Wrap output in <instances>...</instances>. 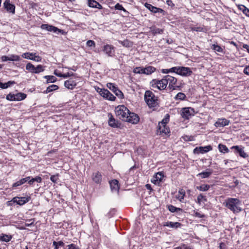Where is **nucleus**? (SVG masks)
Masks as SVG:
<instances>
[{
    "mask_svg": "<svg viewBox=\"0 0 249 249\" xmlns=\"http://www.w3.org/2000/svg\"><path fill=\"white\" fill-rule=\"evenodd\" d=\"M244 72L247 75H249V66H247L244 70Z\"/></svg>",
    "mask_w": 249,
    "mask_h": 249,
    "instance_id": "nucleus-62",
    "label": "nucleus"
},
{
    "mask_svg": "<svg viewBox=\"0 0 249 249\" xmlns=\"http://www.w3.org/2000/svg\"><path fill=\"white\" fill-rule=\"evenodd\" d=\"M226 206L234 213H238L242 211L240 207L241 201L234 198H229L226 200Z\"/></svg>",
    "mask_w": 249,
    "mask_h": 249,
    "instance_id": "nucleus-1",
    "label": "nucleus"
},
{
    "mask_svg": "<svg viewBox=\"0 0 249 249\" xmlns=\"http://www.w3.org/2000/svg\"><path fill=\"white\" fill-rule=\"evenodd\" d=\"M14 95H15L9 93L6 96V98L7 100L16 101L15 97H14Z\"/></svg>",
    "mask_w": 249,
    "mask_h": 249,
    "instance_id": "nucleus-52",
    "label": "nucleus"
},
{
    "mask_svg": "<svg viewBox=\"0 0 249 249\" xmlns=\"http://www.w3.org/2000/svg\"><path fill=\"white\" fill-rule=\"evenodd\" d=\"M170 132L169 128L166 126L158 124L157 134L164 136Z\"/></svg>",
    "mask_w": 249,
    "mask_h": 249,
    "instance_id": "nucleus-9",
    "label": "nucleus"
},
{
    "mask_svg": "<svg viewBox=\"0 0 249 249\" xmlns=\"http://www.w3.org/2000/svg\"><path fill=\"white\" fill-rule=\"evenodd\" d=\"M92 179L96 183H100L102 181L101 174L99 172L93 173L92 175Z\"/></svg>",
    "mask_w": 249,
    "mask_h": 249,
    "instance_id": "nucleus-24",
    "label": "nucleus"
},
{
    "mask_svg": "<svg viewBox=\"0 0 249 249\" xmlns=\"http://www.w3.org/2000/svg\"><path fill=\"white\" fill-rule=\"evenodd\" d=\"M14 84H15L14 81H9L5 83H2L0 81V88L2 89H5Z\"/></svg>",
    "mask_w": 249,
    "mask_h": 249,
    "instance_id": "nucleus-27",
    "label": "nucleus"
},
{
    "mask_svg": "<svg viewBox=\"0 0 249 249\" xmlns=\"http://www.w3.org/2000/svg\"><path fill=\"white\" fill-rule=\"evenodd\" d=\"M212 150V147L211 145H208L204 147L200 146L196 147L194 149L193 152L195 154H198L199 153H205Z\"/></svg>",
    "mask_w": 249,
    "mask_h": 249,
    "instance_id": "nucleus-12",
    "label": "nucleus"
},
{
    "mask_svg": "<svg viewBox=\"0 0 249 249\" xmlns=\"http://www.w3.org/2000/svg\"><path fill=\"white\" fill-rule=\"evenodd\" d=\"M34 219H31L27 221V222H25V226L27 227H30L34 223Z\"/></svg>",
    "mask_w": 249,
    "mask_h": 249,
    "instance_id": "nucleus-57",
    "label": "nucleus"
},
{
    "mask_svg": "<svg viewBox=\"0 0 249 249\" xmlns=\"http://www.w3.org/2000/svg\"><path fill=\"white\" fill-rule=\"evenodd\" d=\"M179 69V67H174L171 69H169L170 72H175L177 74H178V71Z\"/></svg>",
    "mask_w": 249,
    "mask_h": 249,
    "instance_id": "nucleus-58",
    "label": "nucleus"
},
{
    "mask_svg": "<svg viewBox=\"0 0 249 249\" xmlns=\"http://www.w3.org/2000/svg\"><path fill=\"white\" fill-rule=\"evenodd\" d=\"M97 91L99 92L100 95L103 98L110 101H115L116 97L112 94L107 89H105L98 88Z\"/></svg>",
    "mask_w": 249,
    "mask_h": 249,
    "instance_id": "nucleus-5",
    "label": "nucleus"
},
{
    "mask_svg": "<svg viewBox=\"0 0 249 249\" xmlns=\"http://www.w3.org/2000/svg\"><path fill=\"white\" fill-rule=\"evenodd\" d=\"M35 54H36V53H23L21 55V56L24 58L32 60V57H33V56H35Z\"/></svg>",
    "mask_w": 249,
    "mask_h": 249,
    "instance_id": "nucleus-35",
    "label": "nucleus"
},
{
    "mask_svg": "<svg viewBox=\"0 0 249 249\" xmlns=\"http://www.w3.org/2000/svg\"><path fill=\"white\" fill-rule=\"evenodd\" d=\"M31 199V197L30 196H25V197H14L11 202H13L14 203H16L17 204L19 205H22L26 203L29 202ZM8 203H10V201H8Z\"/></svg>",
    "mask_w": 249,
    "mask_h": 249,
    "instance_id": "nucleus-7",
    "label": "nucleus"
},
{
    "mask_svg": "<svg viewBox=\"0 0 249 249\" xmlns=\"http://www.w3.org/2000/svg\"><path fill=\"white\" fill-rule=\"evenodd\" d=\"M151 83L152 87L156 88L160 90L164 89L167 85L166 78H165V76L160 80L154 79Z\"/></svg>",
    "mask_w": 249,
    "mask_h": 249,
    "instance_id": "nucleus-4",
    "label": "nucleus"
},
{
    "mask_svg": "<svg viewBox=\"0 0 249 249\" xmlns=\"http://www.w3.org/2000/svg\"><path fill=\"white\" fill-rule=\"evenodd\" d=\"M103 51L108 56H112L114 53V47L111 45L107 44L104 46Z\"/></svg>",
    "mask_w": 249,
    "mask_h": 249,
    "instance_id": "nucleus-13",
    "label": "nucleus"
},
{
    "mask_svg": "<svg viewBox=\"0 0 249 249\" xmlns=\"http://www.w3.org/2000/svg\"><path fill=\"white\" fill-rule=\"evenodd\" d=\"M87 45L89 47H95V42L91 40H89L87 42Z\"/></svg>",
    "mask_w": 249,
    "mask_h": 249,
    "instance_id": "nucleus-53",
    "label": "nucleus"
},
{
    "mask_svg": "<svg viewBox=\"0 0 249 249\" xmlns=\"http://www.w3.org/2000/svg\"><path fill=\"white\" fill-rule=\"evenodd\" d=\"M133 72L135 73L144 74V68L142 67H136L134 68Z\"/></svg>",
    "mask_w": 249,
    "mask_h": 249,
    "instance_id": "nucleus-41",
    "label": "nucleus"
},
{
    "mask_svg": "<svg viewBox=\"0 0 249 249\" xmlns=\"http://www.w3.org/2000/svg\"><path fill=\"white\" fill-rule=\"evenodd\" d=\"M108 124L114 128H118L120 126V124L119 123L118 121H116L115 119L113 117L112 115H110V117L109 118L108 120Z\"/></svg>",
    "mask_w": 249,
    "mask_h": 249,
    "instance_id": "nucleus-23",
    "label": "nucleus"
},
{
    "mask_svg": "<svg viewBox=\"0 0 249 249\" xmlns=\"http://www.w3.org/2000/svg\"><path fill=\"white\" fill-rule=\"evenodd\" d=\"M192 73V71L191 70L190 68L184 67H179L178 74L183 76H188L191 75Z\"/></svg>",
    "mask_w": 249,
    "mask_h": 249,
    "instance_id": "nucleus-11",
    "label": "nucleus"
},
{
    "mask_svg": "<svg viewBox=\"0 0 249 249\" xmlns=\"http://www.w3.org/2000/svg\"><path fill=\"white\" fill-rule=\"evenodd\" d=\"M212 174V172H203L199 173L197 176H200L202 178H208Z\"/></svg>",
    "mask_w": 249,
    "mask_h": 249,
    "instance_id": "nucleus-38",
    "label": "nucleus"
},
{
    "mask_svg": "<svg viewBox=\"0 0 249 249\" xmlns=\"http://www.w3.org/2000/svg\"><path fill=\"white\" fill-rule=\"evenodd\" d=\"M114 93L119 98L123 99L124 98V94L123 92L120 89H119L118 88L116 90H115Z\"/></svg>",
    "mask_w": 249,
    "mask_h": 249,
    "instance_id": "nucleus-47",
    "label": "nucleus"
},
{
    "mask_svg": "<svg viewBox=\"0 0 249 249\" xmlns=\"http://www.w3.org/2000/svg\"><path fill=\"white\" fill-rule=\"evenodd\" d=\"M231 149H235L236 152L238 153L239 154L240 156H241L242 158H246L248 156V154L246 152H245L243 149L242 148H241L239 146H233L231 147Z\"/></svg>",
    "mask_w": 249,
    "mask_h": 249,
    "instance_id": "nucleus-21",
    "label": "nucleus"
},
{
    "mask_svg": "<svg viewBox=\"0 0 249 249\" xmlns=\"http://www.w3.org/2000/svg\"><path fill=\"white\" fill-rule=\"evenodd\" d=\"M150 29L153 35H156L157 34H161L163 32V29L157 28L156 27H152Z\"/></svg>",
    "mask_w": 249,
    "mask_h": 249,
    "instance_id": "nucleus-30",
    "label": "nucleus"
},
{
    "mask_svg": "<svg viewBox=\"0 0 249 249\" xmlns=\"http://www.w3.org/2000/svg\"><path fill=\"white\" fill-rule=\"evenodd\" d=\"M212 48L217 52L222 53L223 52V49L218 45H213Z\"/></svg>",
    "mask_w": 249,
    "mask_h": 249,
    "instance_id": "nucleus-44",
    "label": "nucleus"
},
{
    "mask_svg": "<svg viewBox=\"0 0 249 249\" xmlns=\"http://www.w3.org/2000/svg\"><path fill=\"white\" fill-rule=\"evenodd\" d=\"M33 180L37 182H41L42 179L40 177H36L35 178H33Z\"/></svg>",
    "mask_w": 249,
    "mask_h": 249,
    "instance_id": "nucleus-61",
    "label": "nucleus"
},
{
    "mask_svg": "<svg viewBox=\"0 0 249 249\" xmlns=\"http://www.w3.org/2000/svg\"><path fill=\"white\" fill-rule=\"evenodd\" d=\"M115 114L120 119L125 121L128 118L127 116L129 113L128 109L124 105L118 106L115 107Z\"/></svg>",
    "mask_w": 249,
    "mask_h": 249,
    "instance_id": "nucleus-3",
    "label": "nucleus"
},
{
    "mask_svg": "<svg viewBox=\"0 0 249 249\" xmlns=\"http://www.w3.org/2000/svg\"><path fill=\"white\" fill-rule=\"evenodd\" d=\"M11 236H9L7 235H3L2 236H1L0 237V240H1V241H5V242H9V241H10V240L11 239Z\"/></svg>",
    "mask_w": 249,
    "mask_h": 249,
    "instance_id": "nucleus-49",
    "label": "nucleus"
},
{
    "mask_svg": "<svg viewBox=\"0 0 249 249\" xmlns=\"http://www.w3.org/2000/svg\"><path fill=\"white\" fill-rule=\"evenodd\" d=\"M44 71V67L41 65H38L36 67V72L35 73H39L41 72H42Z\"/></svg>",
    "mask_w": 249,
    "mask_h": 249,
    "instance_id": "nucleus-46",
    "label": "nucleus"
},
{
    "mask_svg": "<svg viewBox=\"0 0 249 249\" xmlns=\"http://www.w3.org/2000/svg\"><path fill=\"white\" fill-rule=\"evenodd\" d=\"M156 71V68L152 66H148L144 68V74H150Z\"/></svg>",
    "mask_w": 249,
    "mask_h": 249,
    "instance_id": "nucleus-29",
    "label": "nucleus"
},
{
    "mask_svg": "<svg viewBox=\"0 0 249 249\" xmlns=\"http://www.w3.org/2000/svg\"><path fill=\"white\" fill-rule=\"evenodd\" d=\"M88 5L90 7L95 8L97 7L98 2L94 0H88Z\"/></svg>",
    "mask_w": 249,
    "mask_h": 249,
    "instance_id": "nucleus-48",
    "label": "nucleus"
},
{
    "mask_svg": "<svg viewBox=\"0 0 249 249\" xmlns=\"http://www.w3.org/2000/svg\"><path fill=\"white\" fill-rule=\"evenodd\" d=\"M169 121V114H166L165 118L162 119L161 122H159V124L160 125H163L166 126V124Z\"/></svg>",
    "mask_w": 249,
    "mask_h": 249,
    "instance_id": "nucleus-39",
    "label": "nucleus"
},
{
    "mask_svg": "<svg viewBox=\"0 0 249 249\" xmlns=\"http://www.w3.org/2000/svg\"><path fill=\"white\" fill-rule=\"evenodd\" d=\"M76 85V82L72 78L69 79V80L66 81L64 83L65 87L70 89H73Z\"/></svg>",
    "mask_w": 249,
    "mask_h": 249,
    "instance_id": "nucleus-19",
    "label": "nucleus"
},
{
    "mask_svg": "<svg viewBox=\"0 0 249 249\" xmlns=\"http://www.w3.org/2000/svg\"><path fill=\"white\" fill-rule=\"evenodd\" d=\"M181 246V249H191L190 247L187 246L185 244H182Z\"/></svg>",
    "mask_w": 249,
    "mask_h": 249,
    "instance_id": "nucleus-64",
    "label": "nucleus"
},
{
    "mask_svg": "<svg viewBox=\"0 0 249 249\" xmlns=\"http://www.w3.org/2000/svg\"><path fill=\"white\" fill-rule=\"evenodd\" d=\"M244 8V10L243 11V13L246 15L247 16L249 17V9L247 8L246 6H242Z\"/></svg>",
    "mask_w": 249,
    "mask_h": 249,
    "instance_id": "nucleus-59",
    "label": "nucleus"
},
{
    "mask_svg": "<svg viewBox=\"0 0 249 249\" xmlns=\"http://www.w3.org/2000/svg\"><path fill=\"white\" fill-rule=\"evenodd\" d=\"M31 178L30 177H28L23 178H21L19 180L17 181L16 182L14 183L12 187H16L19 186L23 184H24L25 182H27L30 178Z\"/></svg>",
    "mask_w": 249,
    "mask_h": 249,
    "instance_id": "nucleus-26",
    "label": "nucleus"
},
{
    "mask_svg": "<svg viewBox=\"0 0 249 249\" xmlns=\"http://www.w3.org/2000/svg\"><path fill=\"white\" fill-rule=\"evenodd\" d=\"M119 43L125 47H129V41L128 40H124V41H120Z\"/></svg>",
    "mask_w": 249,
    "mask_h": 249,
    "instance_id": "nucleus-56",
    "label": "nucleus"
},
{
    "mask_svg": "<svg viewBox=\"0 0 249 249\" xmlns=\"http://www.w3.org/2000/svg\"><path fill=\"white\" fill-rule=\"evenodd\" d=\"M107 87L113 92L117 89V87H116L115 85L111 83H108L107 84Z\"/></svg>",
    "mask_w": 249,
    "mask_h": 249,
    "instance_id": "nucleus-42",
    "label": "nucleus"
},
{
    "mask_svg": "<svg viewBox=\"0 0 249 249\" xmlns=\"http://www.w3.org/2000/svg\"><path fill=\"white\" fill-rule=\"evenodd\" d=\"M164 175L162 172L157 173L151 179V182L155 184H159L163 178Z\"/></svg>",
    "mask_w": 249,
    "mask_h": 249,
    "instance_id": "nucleus-15",
    "label": "nucleus"
},
{
    "mask_svg": "<svg viewBox=\"0 0 249 249\" xmlns=\"http://www.w3.org/2000/svg\"><path fill=\"white\" fill-rule=\"evenodd\" d=\"M19 58L20 57L18 55L14 54L11 55L9 56L4 55L1 57V60L2 61H6L8 60L17 61L19 60Z\"/></svg>",
    "mask_w": 249,
    "mask_h": 249,
    "instance_id": "nucleus-22",
    "label": "nucleus"
},
{
    "mask_svg": "<svg viewBox=\"0 0 249 249\" xmlns=\"http://www.w3.org/2000/svg\"><path fill=\"white\" fill-rule=\"evenodd\" d=\"M202 200H203L204 201H207V199L205 197V196H203L202 194L199 195L197 197V203H198L199 204H200Z\"/></svg>",
    "mask_w": 249,
    "mask_h": 249,
    "instance_id": "nucleus-45",
    "label": "nucleus"
},
{
    "mask_svg": "<svg viewBox=\"0 0 249 249\" xmlns=\"http://www.w3.org/2000/svg\"><path fill=\"white\" fill-rule=\"evenodd\" d=\"M53 245L54 247V249H58L59 247H64L65 244L61 241L59 242L53 241Z\"/></svg>",
    "mask_w": 249,
    "mask_h": 249,
    "instance_id": "nucleus-37",
    "label": "nucleus"
},
{
    "mask_svg": "<svg viewBox=\"0 0 249 249\" xmlns=\"http://www.w3.org/2000/svg\"><path fill=\"white\" fill-rule=\"evenodd\" d=\"M165 78H166L167 84L169 83L168 87L170 89H176L179 87V86L177 85V78L169 75L165 76Z\"/></svg>",
    "mask_w": 249,
    "mask_h": 249,
    "instance_id": "nucleus-6",
    "label": "nucleus"
},
{
    "mask_svg": "<svg viewBox=\"0 0 249 249\" xmlns=\"http://www.w3.org/2000/svg\"><path fill=\"white\" fill-rule=\"evenodd\" d=\"M115 8L117 10H122L125 12H127L126 10L123 7V6L120 4L119 3H117L115 5Z\"/></svg>",
    "mask_w": 249,
    "mask_h": 249,
    "instance_id": "nucleus-50",
    "label": "nucleus"
},
{
    "mask_svg": "<svg viewBox=\"0 0 249 249\" xmlns=\"http://www.w3.org/2000/svg\"><path fill=\"white\" fill-rule=\"evenodd\" d=\"M119 182L117 179H113L109 181L111 190L112 192L118 193L119 190Z\"/></svg>",
    "mask_w": 249,
    "mask_h": 249,
    "instance_id": "nucleus-16",
    "label": "nucleus"
},
{
    "mask_svg": "<svg viewBox=\"0 0 249 249\" xmlns=\"http://www.w3.org/2000/svg\"><path fill=\"white\" fill-rule=\"evenodd\" d=\"M42 29L46 30L48 31L53 32L54 33H60L62 30L52 25L43 24L41 26Z\"/></svg>",
    "mask_w": 249,
    "mask_h": 249,
    "instance_id": "nucleus-14",
    "label": "nucleus"
},
{
    "mask_svg": "<svg viewBox=\"0 0 249 249\" xmlns=\"http://www.w3.org/2000/svg\"><path fill=\"white\" fill-rule=\"evenodd\" d=\"M195 214L196 216L198 217L199 218H203L204 217V215L203 214H202L197 212L195 213Z\"/></svg>",
    "mask_w": 249,
    "mask_h": 249,
    "instance_id": "nucleus-63",
    "label": "nucleus"
},
{
    "mask_svg": "<svg viewBox=\"0 0 249 249\" xmlns=\"http://www.w3.org/2000/svg\"><path fill=\"white\" fill-rule=\"evenodd\" d=\"M62 75H63V77H63L64 78H66L71 76L75 75V74L73 72H67L66 73H64Z\"/></svg>",
    "mask_w": 249,
    "mask_h": 249,
    "instance_id": "nucleus-55",
    "label": "nucleus"
},
{
    "mask_svg": "<svg viewBox=\"0 0 249 249\" xmlns=\"http://www.w3.org/2000/svg\"><path fill=\"white\" fill-rule=\"evenodd\" d=\"M44 78L47 79V83H54L57 80V78L53 75H46Z\"/></svg>",
    "mask_w": 249,
    "mask_h": 249,
    "instance_id": "nucleus-33",
    "label": "nucleus"
},
{
    "mask_svg": "<svg viewBox=\"0 0 249 249\" xmlns=\"http://www.w3.org/2000/svg\"><path fill=\"white\" fill-rule=\"evenodd\" d=\"M168 208L169 211H170L172 213H174L175 212L182 211V209L180 208H177L173 205H170L168 206Z\"/></svg>",
    "mask_w": 249,
    "mask_h": 249,
    "instance_id": "nucleus-40",
    "label": "nucleus"
},
{
    "mask_svg": "<svg viewBox=\"0 0 249 249\" xmlns=\"http://www.w3.org/2000/svg\"><path fill=\"white\" fill-rule=\"evenodd\" d=\"M26 69L31 73H35L36 72V67L30 62L27 64Z\"/></svg>",
    "mask_w": 249,
    "mask_h": 249,
    "instance_id": "nucleus-28",
    "label": "nucleus"
},
{
    "mask_svg": "<svg viewBox=\"0 0 249 249\" xmlns=\"http://www.w3.org/2000/svg\"><path fill=\"white\" fill-rule=\"evenodd\" d=\"M190 110L193 111V109L191 108V107H184L182 108L181 115L182 118L186 119H188L192 115V113L190 112Z\"/></svg>",
    "mask_w": 249,
    "mask_h": 249,
    "instance_id": "nucleus-17",
    "label": "nucleus"
},
{
    "mask_svg": "<svg viewBox=\"0 0 249 249\" xmlns=\"http://www.w3.org/2000/svg\"><path fill=\"white\" fill-rule=\"evenodd\" d=\"M58 89V86L56 85H52L50 86H49L46 91H45V93H48L50 92H52V91H54L56 89Z\"/></svg>",
    "mask_w": 249,
    "mask_h": 249,
    "instance_id": "nucleus-34",
    "label": "nucleus"
},
{
    "mask_svg": "<svg viewBox=\"0 0 249 249\" xmlns=\"http://www.w3.org/2000/svg\"><path fill=\"white\" fill-rule=\"evenodd\" d=\"M68 249H79L78 247L73 244H70L68 246Z\"/></svg>",
    "mask_w": 249,
    "mask_h": 249,
    "instance_id": "nucleus-60",
    "label": "nucleus"
},
{
    "mask_svg": "<svg viewBox=\"0 0 249 249\" xmlns=\"http://www.w3.org/2000/svg\"><path fill=\"white\" fill-rule=\"evenodd\" d=\"M181 224L179 222H173L171 221L165 222L163 224V226H167L172 228L177 229L181 226Z\"/></svg>",
    "mask_w": 249,
    "mask_h": 249,
    "instance_id": "nucleus-25",
    "label": "nucleus"
},
{
    "mask_svg": "<svg viewBox=\"0 0 249 249\" xmlns=\"http://www.w3.org/2000/svg\"><path fill=\"white\" fill-rule=\"evenodd\" d=\"M218 149L220 152L223 153H228L229 152L228 147L225 145L221 143L218 145Z\"/></svg>",
    "mask_w": 249,
    "mask_h": 249,
    "instance_id": "nucleus-31",
    "label": "nucleus"
},
{
    "mask_svg": "<svg viewBox=\"0 0 249 249\" xmlns=\"http://www.w3.org/2000/svg\"><path fill=\"white\" fill-rule=\"evenodd\" d=\"M144 99L150 108L155 107L158 106L157 97L150 90H146L145 92Z\"/></svg>",
    "mask_w": 249,
    "mask_h": 249,
    "instance_id": "nucleus-2",
    "label": "nucleus"
},
{
    "mask_svg": "<svg viewBox=\"0 0 249 249\" xmlns=\"http://www.w3.org/2000/svg\"><path fill=\"white\" fill-rule=\"evenodd\" d=\"M32 60H34L36 62H40L41 60V57L38 55H36L35 54V56H33V57H32Z\"/></svg>",
    "mask_w": 249,
    "mask_h": 249,
    "instance_id": "nucleus-54",
    "label": "nucleus"
},
{
    "mask_svg": "<svg viewBox=\"0 0 249 249\" xmlns=\"http://www.w3.org/2000/svg\"><path fill=\"white\" fill-rule=\"evenodd\" d=\"M210 187V186L208 184H202L199 186H197V189L199 190L200 191H208Z\"/></svg>",
    "mask_w": 249,
    "mask_h": 249,
    "instance_id": "nucleus-36",
    "label": "nucleus"
},
{
    "mask_svg": "<svg viewBox=\"0 0 249 249\" xmlns=\"http://www.w3.org/2000/svg\"><path fill=\"white\" fill-rule=\"evenodd\" d=\"M229 124V121L225 119L221 118L218 119V120L215 123L214 125L218 127H224L226 125H228Z\"/></svg>",
    "mask_w": 249,
    "mask_h": 249,
    "instance_id": "nucleus-20",
    "label": "nucleus"
},
{
    "mask_svg": "<svg viewBox=\"0 0 249 249\" xmlns=\"http://www.w3.org/2000/svg\"><path fill=\"white\" fill-rule=\"evenodd\" d=\"M128 118L127 120H125V122H127L129 123H131L133 124H136L139 122V117L136 114L131 112L129 111L128 115Z\"/></svg>",
    "mask_w": 249,
    "mask_h": 249,
    "instance_id": "nucleus-8",
    "label": "nucleus"
},
{
    "mask_svg": "<svg viewBox=\"0 0 249 249\" xmlns=\"http://www.w3.org/2000/svg\"><path fill=\"white\" fill-rule=\"evenodd\" d=\"M58 176H59L58 174H57L54 175H53L51 177L50 179L52 182L55 183V182H56V181H57V180L58 179Z\"/></svg>",
    "mask_w": 249,
    "mask_h": 249,
    "instance_id": "nucleus-51",
    "label": "nucleus"
},
{
    "mask_svg": "<svg viewBox=\"0 0 249 249\" xmlns=\"http://www.w3.org/2000/svg\"><path fill=\"white\" fill-rule=\"evenodd\" d=\"M185 98H186V95H185L184 93H182V92L178 93L175 97V98L177 100H183L185 99Z\"/></svg>",
    "mask_w": 249,
    "mask_h": 249,
    "instance_id": "nucleus-43",
    "label": "nucleus"
},
{
    "mask_svg": "<svg viewBox=\"0 0 249 249\" xmlns=\"http://www.w3.org/2000/svg\"><path fill=\"white\" fill-rule=\"evenodd\" d=\"M145 6L148 9H149L150 11H151L152 12H153L154 13H163L164 12V11L163 10H162V9L155 7V6L152 5L151 4L147 3H145Z\"/></svg>",
    "mask_w": 249,
    "mask_h": 249,
    "instance_id": "nucleus-18",
    "label": "nucleus"
},
{
    "mask_svg": "<svg viewBox=\"0 0 249 249\" xmlns=\"http://www.w3.org/2000/svg\"><path fill=\"white\" fill-rule=\"evenodd\" d=\"M15 95L16 101H21L26 97V95L22 93H18Z\"/></svg>",
    "mask_w": 249,
    "mask_h": 249,
    "instance_id": "nucleus-32",
    "label": "nucleus"
},
{
    "mask_svg": "<svg viewBox=\"0 0 249 249\" xmlns=\"http://www.w3.org/2000/svg\"><path fill=\"white\" fill-rule=\"evenodd\" d=\"M3 7L6 11L14 14L15 13V6L11 3L10 0H6L3 3Z\"/></svg>",
    "mask_w": 249,
    "mask_h": 249,
    "instance_id": "nucleus-10",
    "label": "nucleus"
}]
</instances>
